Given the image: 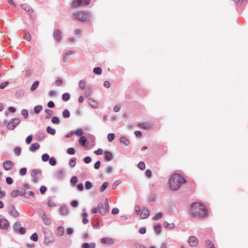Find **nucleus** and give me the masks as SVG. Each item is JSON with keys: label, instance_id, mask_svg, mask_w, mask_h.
Instances as JSON below:
<instances>
[{"label": "nucleus", "instance_id": "obj_1", "mask_svg": "<svg viewBox=\"0 0 248 248\" xmlns=\"http://www.w3.org/2000/svg\"><path fill=\"white\" fill-rule=\"evenodd\" d=\"M191 214L192 217L199 218H205L209 216L208 210L200 202H194L191 204Z\"/></svg>", "mask_w": 248, "mask_h": 248}, {"label": "nucleus", "instance_id": "obj_2", "mask_svg": "<svg viewBox=\"0 0 248 248\" xmlns=\"http://www.w3.org/2000/svg\"><path fill=\"white\" fill-rule=\"evenodd\" d=\"M186 182L185 179L178 174H173L169 180V186L171 190H178L182 184Z\"/></svg>", "mask_w": 248, "mask_h": 248}, {"label": "nucleus", "instance_id": "obj_3", "mask_svg": "<svg viewBox=\"0 0 248 248\" xmlns=\"http://www.w3.org/2000/svg\"><path fill=\"white\" fill-rule=\"evenodd\" d=\"M73 16L77 20L81 22L90 21L93 19L92 14L87 11L74 12Z\"/></svg>", "mask_w": 248, "mask_h": 248}, {"label": "nucleus", "instance_id": "obj_4", "mask_svg": "<svg viewBox=\"0 0 248 248\" xmlns=\"http://www.w3.org/2000/svg\"><path fill=\"white\" fill-rule=\"evenodd\" d=\"M20 123V120L18 118H13L9 121L4 120L3 124L6 125L7 128L8 130H14L19 124Z\"/></svg>", "mask_w": 248, "mask_h": 248}, {"label": "nucleus", "instance_id": "obj_5", "mask_svg": "<svg viewBox=\"0 0 248 248\" xmlns=\"http://www.w3.org/2000/svg\"><path fill=\"white\" fill-rule=\"evenodd\" d=\"M45 240L44 243L45 245H48L49 244L53 243L54 241V237L53 234L49 232H45Z\"/></svg>", "mask_w": 248, "mask_h": 248}, {"label": "nucleus", "instance_id": "obj_6", "mask_svg": "<svg viewBox=\"0 0 248 248\" xmlns=\"http://www.w3.org/2000/svg\"><path fill=\"white\" fill-rule=\"evenodd\" d=\"M90 0H74L72 3L73 7L84 6L89 4Z\"/></svg>", "mask_w": 248, "mask_h": 248}, {"label": "nucleus", "instance_id": "obj_7", "mask_svg": "<svg viewBox=\"0 0 248 248\" xmlns=\"http://www.w3.org/2000/svg\"><path fill=\"white\" fill-rule=\"evenodd\" d=\"M13 229L15 232L24 234L25 233V228L21 227V224L19 222H16L13 225Z\"/></svg>", "mask_w": 248, "mask_h": 248}, {"label": "nucleus", "instance_id": "obj_8", "mask_svg": "<svg viewBox=\"0 0 248 248\" xmlns=\"http://www.w3.org/2000/svg\"><path fill=\"white\" fill-rule=\"evenodd\" d=\"M9 221L5 218H0V229L4 230L7 231L9 227Z\"/></svg>", "mask_w": 248, "mask_h": 248}, {"label": "nucleus", "instance_id": "obj_9", "mask_svg": "<svg viewBox=\"0 0 248 248\" xmlns=\"http://www.w3.org/2000/svg\"><path fill=\"white\" fill-rule=\"evenodd\" d=\"M188 243L191 247H196L198 244V239L194 236H190L189 237Z\"/></svg>", "mask_w": 248, "mask_h": 248}, {"label": "nucleus", "instance_id": "obj_10", "mask_svg": "<svg viewBox=\"0 0 248 248\" xmlns=\"http://www.w3.org/2000/svg\"><path fill=\"white\" fill-rule=\"evenodd\" d=\"M13 163L9 160H7L3 163V168L7 171L10 170L13 167Z\"/></svg>", "mask_w": 248, "mask_h": 248}, {"label": "nucleus", "instance_id": "obj_11", "mask_svg": "<svg viewBox=\"0 0 248 248\" xmlns=\"http://www.w3.org/2000/svg\"><path fill=\"white\" fill-rule=\"evenodd\" d=\"M149 211L146 208H145L140 212V217L142 219H146L149 217Z\"/></svg>", "mask_w": 248, "mask_h": 248}, {"label": "nucleus", "instance_id": "obj_12", "mask_svg": "<svg viewBox=\"0 0 248 248\" xmlns=\"http://www.w3.org/2000/svg\"><path fill=\"white\" fill-rule=\"evenodd\" d=\"M45 134L41 132H38L34 135V138L36 140L38 141H41L45 139Z\"/></svg>", "mask_w": 248, "mask_h": 248}, {"label": "nucleus", "instance_id": "obj_13", "mask_svg": "<svg viewBox=\"0 0 248 248\" xmlns=\"http://www.w3.org/2000/svg\"><path fill=\"white\" fill-rule=\"evenodd\" d=\"M100 242L103 244H109L112 245L113 244V239L109 237L102 238L101 239Z\"/></svg>", "mask_w": 248, "mask_h": 248}, {"label": "nucleus", "instance_id": "obj_14", "mask_svg": "<svg viewBox=\"0 0 248 248\" xmlns=\"http://www.w3.org/2000/svg\"><path fill=\"white\" fill-rule=\"evenodd\" d=\"M98 212L101 215L104 216L106 214L104 205L102 202H100L98 204Z\"/></svg>", "mask_w": 248, "mask_h": 248}, {"label": "nucleus", "instance_id": "obj_15", "mask_svg": "<svg viewBox=\"0 0 248 248\" xmlns=\"http://www.w3.org/2000/svg\"><path fill=\"white\" fill-rule=\"evenodd\" d=\"M54 37L55 39L58 42L62 39L61 32L59 30H56L54 32Z\"/></svg>", "mask_w": 248, "mask_h": 248}, {"label": "nucleus", "instance_id": "obj_16", "mask_svg": "<svg viewBox=\"0 0 248 248\" xmlns=\"http://www.w3.org/2000/svg\"><path fill=\"white\" fill-rule=\"evenodd\" d=\"M64 174L65 171L63 169H59L57 171L56 176L58 178L62 179L64 177Z\"/></svg>", "mask_w": 248, "mask_h": 248}, {"label": "nucleus", "instance_id": "obj_17", "mask_svg": "<svg viewBox=\"0 0 248 248\" xmlns=\"http://www.w3.org/2000/svg\"><path fill=\"white\" fill-rule=\"evenodd\" d=\"M73 53H74V51H71V50H69L68 52H67L63 55V62H67L69 61V60H70L69 56L70 55H71V54H73Z\"/></svg>", "mask_w": 248, "mask_h": 248}, {"label": "nucleus", "instance_id": "obj_18", "mask_svg": "<svg viewBox=\"0 0 248 248\" xmlns=\"http://www.w3.org/2000/svg\"><path fill=\"white\" fill-rule=\"evenodd\" d=\"M104 158L108 161H110L113 158V155L109 151L104 152Z\"/></svg>", "mask_w": 248, "mask_h": 248}, {"label": "nucleus", "instance_id": "obj_19", "mask_svg": "<svg viewBox=\"0 0 248 248\" xmlns=\"http://www.w3.org/2000/svg\"><path fill=\"white\" fill-rule=\"evenodd\" d=\"M42 219L43 220L44 223L46 226H48L51 223V220L46 215V214L42 218Z\"/></svg>", "mask_w": 248, "mask_h": 248}, {"label": "nucleus", "instance_id": "obj_20", "mask_svg": "<svg viewBox=\"0 0 248 248\" xmlns=\"http://www.w3.org/2000/svg\"><path fill=\"white\" fill-rule=\"evenodd\" d=\"M11 215L15 217H17L19 215V213L13 205H12L11 207Z\"/></svg>", "mask_w": 248, "mask_h": 248}, {"label": "nucleus", "instance_id": "obj_21", "mask_svg": "<svg viewBox=\"0 0 248 248\" xmlns=\"http://www.w3.org/2000/svg\"><path fill=\"white\" fill-rule=\"evenodd\" d=\"M120 142L125 146H128L130 144L129 140L124 136H122L120 138Z\"/></svg>", "mask_w": 248, "mask_h": 248}, {"label": "nucleus", "instance_id": "obj_22", "mask_svg": "<svg viewBox=\"0 0 248 248\" xmlns=\"http://www.w3.org/2000/svg\"><path fill=\"white\" fill-rule=\"evenodd\" d=\"M40 147V145L38 143H34L32 144L29 150L32 152H34L36 150L38 149Z\"/></svg>", "mask_w": 248, "mask_h": 248}, {"label": "nucleus", "instance_id": "obj_23", "mask_svg": "<svg viewBox=\"0 0 248 248\" xmlns=\"http://www.w3.org/2000/svg\"><path fill=\"white\" fill-rule=\"evenodd\" d=\"M21 7L25 11L28 12L30 14L33 13L32 9L29 5L24 4L21 5Z\"/></svg>", "mask_w": 248, "mask_h": 248}, {"label": "nucleus", "instance_id": "obj_24", "mask_svg": "<svg viewBox=\"0 0 248 248\" xmlns=\"http://www.w3.org/2000/svg\"><path fill=\"white\" fill-rule=\"evenodd\" d=\"M60 214L62 215H66L68 213V209L67 207L62 206L60 209Z\"/></svg>", "mask_w": 248, "mask_h": 248}, {"label": "nucleus", "instance_id": "obj_25", "mask_svg": "<svg viewBox=\"0 0 248 248\" xmlns=\"http://www.w3.org/2000/svg\"><path fill=\"white\" fill-rule=\"evenodd\" d=\"M64 232V229L62 226H59L57 228L56 232V234L59 236H62Z\"/></svg>", "mask_w": 248, "mask_h": 248}, {"label": "nucleus", "instance_id": "obj_26", "mask_svg": "<svg viewBox=\"0 0 248 248\" xmlns=\"http://www.w3.org/2000/svg\"><path fill=\"white\" fill-rule=\"evenodd\" d=\"M25 94V92L23 90L17 91L15 93V96L17 98H21L23 97Z\"/></svg>", "mask_w": 248, "mask_h": 248}, {"label": "nucleus", "instance_id": "obj_27", "mask_svg": "<svg viewBox=\"0 0 248 248\" xmlns=\"http://www.w3.org/2000/svg\"><path fill=\"white\" fill-rule=\"evenodd\" d=\"M96 245L94 243H92L91 244L84 243L82 245V248H95Z\"/></svg>", "mask_w": 248, "mask_h": 248}, {"label": "nucleus", "instance_id": "obj_28", "mask_svg": "<svg viewBox=\"0 0 248 248\" xmlns=\"http://www.w3.org/2000/svg\"><path fill=\"white\" fill-rule=\"evenodd\" d=\"M45 112L46 113L45 118L46 119H48L51 117L52 114V110L48 109H46L45 110Z\"/></svg>", "mask_w": 248, "mask_h": 248}, {"label": "nucleus", "instance_id": "obj_29", "mask_svg": "<svg viewBox=\"0 0 248 248\" xmlns=\"http://www.w3.org/2000/svg\"><path fill=\"white\" fill-rule=\"evenodd\" d=\"M46 132L51 135H54L56 134V130L55 129L52 128L50 126H47L46 129Z\"/></svg>", "mask_w": 248, "mask_h": 248}, {"label": "nucleus", "instance_id": "obj_30", "mask_svg": "<svg viewBox=\"0 0 248 248\" xmlns=\"http://www.w3.org/2000/svg\"><path fill=\"white\" fill-rule=\"evenodd\" d=\"M89 103L92 107L94 108H96L98 106L97 102L92 99H90L89 100Z\"/></svg>", "mask_w": 248, "mask_h": 248}, {"label": "nucleus", "instance_id": "obj_31", "mask_svg": "<svg viewBox=\"0 0 248 248\" xmlns=\"http://www.w3.org/2000/svg\"><path fill=\"white\" fill-rule=\"evenodd\" d=\"M42 171L41 170L39 169H33L31 172V177H35L36 175H37L38 174H40L41 173Z\"/></svg>", "mask_w": 248, "mask_h": 248}, {"label": "nucleus", "instance_id": "obj_32", "mask_svg": "<svg viewBox=\"0 0 248 248\" xmlns=\"http://www.w3.org/2000/svg\"><path fill=\"white\" fill-rule=\"evenodd\" d=\"M86 142H87V139L85 137L82 136V137H80L79 140V143L81 146H85Z\"/></svg>", "mask_w": 248, "mask_h": 248}, {"label": "nucleus", "instance_id": "obj_33", "mask_svg": "<svg viewBox=\"0 0 248 248\" xmlns=\"http://www.w3.org/2000/svg\"><path fill=\"white\" fill-rule=\"evenodd\" d=\"M81 217H83L82 219V223L84 224H86L88 223L89 220L87 218L88 217V214L86 213H83L81 215Z\"/></svg>", "mask_w": 248, "mask_h": 248}, {"label": "nucleus", "instance_id": "obj_34", "mask_svg": "<svg viewBox=\"0 0 248 248\" xmlns=\"http://www.w3.org/2000/svg\"><path fill=\"white\" fill-rule=\"evenodd\" d=\"M86 83L84 80H80L78 82V86L81 90H84L85 89Z\"/></svg>", "mask_w": 248, "mask_h": 248}, {"label": "nucleus", "instance_id": "obj_35", "mask_svg": "<svg viewBox=\"0 0 248 248\" xmlns=\"http://www.w3.org/2000/svg\"><path fill=\"white\" fill-rule=\"evenodd\" d=\"M70 113L68 109H64L62 112V116L64 118H68L70 117Z\"/></svg>", "mask_w": 248, "mask_h": 248}, {"label": "nucleus", "instance_id": "obj_36", "mask_svg": "<svg viewBox=\"0 0 248 248\" xmlns=\"http://www.w3.org/2000/svg\"><path fill=\"white\" fill-rule=\"evenodd\" d=\"M104 208L106 210V213L109 211V207L108 204V199H105Z\"/></svg>", "mask_w": 248, "mask_h": 248}, {"label": "nucleus", "instance_id": "obj_37", "mask_svg": "<svg viewBox=\"0 0 248 248\" xmlns=\"http://www.w3.org/2000/svg\"><path fill=\"white\" fill-rule=\"evenodd\" d=\"M43 109L41 105H37L34 108V111L35 113L37 114L40 112Z\"/></svg>", "mask_w": 248, "mask_h": 248}, {"label": "nucleus", "instance_id": "obj_38", "mask_svg": "<svg viewBox=\"0 0 248 248\" xmlns=\"http://www.w3.org/2000/svg\"><path fill=\"white\" fill-rule=\"evenodd\" d=\"M76 158L74 157H72L69 161V165L71 167H74L75 166L76 164Z\"/></svg>", "mask_w": 248, "mask_h": 248}, {"label": "nucleus", "instance_id": "obj_39", "mask_svg": "<svg viewBox=\"0 0 248 248\" xmlns=\"http://www.w3.org/2000/svg\"><path fill=\"white\" fill-rule=\"evenodd\" d=\"M62 98L64 101H67L70 99V95L68 93H64L62 94Z\"/></svg>", "mask_w": 248, "mask_h": 248}, {"label": "nucleus", "instance_id": "obj_40", "mask_svg": "<svg viewBox=\"0 0 248 248\" xmlns=\"http://www.w3.org/2000/svg\"><path fill=\"white\" fill-rule=\"evenodd\" d=\"M14 153L17 156L21 154V148L18 146L15 148L14 150Z\"/></svg>", "mask_w": 248, "mask_h": 248}, {"label": "nucleus", "instance_id": "obj_41", "mask_svg": "<svg viewBox=\"0 0 248 248\" xmlns=\"http://www.w3.org/2000/svg\"><path fill=\"white\" fill-rule=\"evenodd\" d=\"M108 186V182H104L100 187V191L101 192L104 191Z\"/></svg>", "mask_w": 248, "mask_h": 248}, {"label": "nucleus", "instance_id": "obj_42", "mask_svg": "<svg viewBox=\"0 0 248 248\" xmlns=\"http://www.w3.org/2000/svg\"><path fill=\"white\" fill-rule=\"evenodd\" d=\"M207 248H215L214 244L210 240H207L205 242Z\"/></svg>", "mask_w": 248, "mask_h": 248}, {"label": "nucleus", "instance_id": "obj_43", "mask_svg": "<svg viewBox=\"0 0 248 248\" xmlns=\"http://www.w3.org/2000/svg\"><path fill=\"white\" fill-rule=\"evenodd\" d=\"M93 72L97 75H100L102 73V69L99 67H95L93 69Z\"/></svg>", "mask_w": 248, "mask_h": 248}, {"label": "nucleus", "instance_id": "obj_44", "mask_svg": "<svg viewBox=\"0 0 248 248\" xmlns=\"http://www.w3.org/2000/svg\"><path fill=\"white\" fill-rule=\"evenodd\" d=\"M74 133L78 136H80L83 134V132L82 129L78 128L76 130L74 131Z\"/></svg>", "mask_w": 248, "mask_h": 248}, {"label": "nucleus", "instance_id": "obj_45", "mask_svg": "<svg viewBox=\"0 0 248 248\" xmlns=\"http://www.w3.org/2000/svg\"><path fill=\"white\" fill-rule=\"evenodd\" d=\"M30 239L35 242H36L38 241V235L36 232L33 233L31 236Z\"/></svg>", "mask_w": 248, "mask_h": 248}, {"label": "nucleus", "instance_id": "obj_46", "mask_svg": "<svg viewBox=\"0 0 248 248\" xmlns=\"http://www.w3.org/2000/svg\"><path fill=\"white\" fill-rule=\"evenodd\" d=\"M51 122L54 124H58L60 123L59 118L56 116L53 117L51 119Z\"/></svg>", "mask_w": 248, "mask_h": 248}, {"label": "nucleus", "instance_id": "obj_47", "mask_svg": "<svg viewBox=\"0 0 248 248\" xmlns=\"http://www.w3.org/2000/svg\"><path fill=\"white\" fill-rule=\"evenodd\" d=\"M39 81H35L34 82V83L32 84V85L31 86V91L35 90L38 86L39 85Z\"/></svg>", "mask_w": 248, "mask_h": 248}, {"label": "nucleus", "instance_id": "obj_48", "mask_svg": "<svg viewBox=\"0 0 248 248\" xmlns=\"http://www.w3.org/2000/svg\"><path fill=\"white\" fill-rule=\"evenodd\" d=\"M37 213L41 218L46 215L44 211L42 209H38Z\"/></svg>", "mask_w": 248, "mask_h": 248}, {"label": "nucleus", "instance_id": "obj_49", "mask_svg": "<svg viewBox=\"0 0 248 248\" xmlns=\"http://www.w3.org/2000/svg\"><path fill=\"white\" fill-rule=\"evenodd\" d=\"M93 185L90 181H86L85 184V187L86 189H90L92 188Z\"/></svg>", "mask_w": 248, "mask_h": 248}, {"label": "nucleus", "instance_id": "obj_50", "mask_svg": "<svg viewBox=\"0 0 248 248\" xmlns=\"http://www.w3.org/2000/svg\"><path fill=\"white\" fill-rule=\"evenodd\" d=\"M154 230L157 234L160 233L161 231V226L159 225H157L154 227Z\"/></svg>", "mask_w": 248, "mask_h": 248}, {"label": "nucleus", "instance_id": "obj_51", "mask_svg": "<svg viewBox=\"0 0 248 248\" xmlns=\"http://www.w3.org/2000/svg\"><path fill=\"white\" fill-rule=\"evenodd\" d=\"M56 160L54 157H51L49 159V163L51 166H55L56 164Z\"/></svg>", "mask_w": 248, "mask_h": 248}, {"label": "nucleus", "instance_id": "obj_52", "mask_svg": "<svg viewBox=\"0 0 248 248\" xmlns=\"http://www.w3.org/2000/svg\"><path fill=\"white\" fill-rule=\"evenodd\" d=\"M138 167L140 170H144L145 169V164L143 162L141 161L139 163Z\"/></svg>", "mask_w": 248, "mask_h": 248}, {"label": "nucleus", "instance_id": "obj_53", "mask_svg": "<svg viewBox=\"0 0 248 248\" xmlns=\"http://www.w3.org/2000/svg\"><path fill=\"white\" fill-rule=\"evenodd\" d=\"M19 195L18 190H14L11 191L10 196L12 197H16Z\"/></svg>", "mask_w": 248, "mask_h": 248}, {"label": "nucleus", "instance_id": "obj_54", "mask_svg": "<svg viewBox=\"0 0 248 248\" xmlns=\"http://www.w3.org/2000/svg\"><path fill=\"white\" fill-rule=\"evenodd\" d=\"M49 159V156L47 154H44L42 156V159L43 161L46 162Z\"/></svg>", "mask_w": 248, "mask_h": 248}, {"label": "nucleus", "instance_id": "obj_55", "mask_svg": "<svg viewBox=\"0 0 248 248\" xmlns=\"http://www.w3.org/2000/svg\"><path fill=\"white\" fill-rule=\"evenodd\" d=\"M115 138V135L113 133H109L108 135V141H112Z\"/></svg>", "mask_w": 248, "mask_h": 248}, {"label": "nucleus", "instance_id": "obj_56", "mask_svg": "<svg viewBox=\"0 0 248 248\" xmlns=\"http://www.w3.org/2000/svg\"><path fill=\"white\" fill-rule=\"evenodd\" d=\"M70 182L71 184L75 185L78 182V178L77 176H73L71 178Z\"/></svg>", "mask_w": 248, "mask_h": 248}, {"label": "nucleus", "instance_id": "obj_57", "mask_svg": "<svg viewBox=\"0 0 248 248\" xmlns=\"http://www.w3.org/2000/svg\"><path fill=\"white\" fill-rule=\"evenodd\" d=\"M21 114L26 119L28 117V112L27 109H23L21 110Z\"/></svg>", "mask_w": 248, "mask_h": 248}, {"label": "nucleus", "instance_id": "obj_58", "mask_svg": "<svg viewBox=\"0 0 248 248\" xmlns=\"http://www.w3.org/2000/svg\"><path fill=\"white\" fill-rule=\"evenodd\" d=\"M9 82L8 81L1 83L0 84V89H3L9 84Z\"/></svg>", "mask_w": 248, "mask_h": 248}, {"label": "nucleus", "instance_id": "obj_59", "mask_svg": "<svg viewBox=\"0 0 248 248\" xmlns=\"http://www.w3.org/2000/svg\"><path fill=\"white\" fill-rule=\"evenodd\" d=\"M18 193H19V195L24 196L27 198H29V196H28V195H25V190L24 189H23V188H22L20 190H18Z\"/></svg>", "mask_w": 248, "mask_h": 248}, {"label": "nucleus", "instance_id": "obj_60", "mask_svg": "<svg viewBox=\"0 0 248 248\" xmlns=\"http://www.w3.org/2000/svg\"><path fill=\"white\" fill-rule=\"evenodd\" d=\"M67 153L69 155H74L75 153V150L73 148H69L67 149Z\"/></svg>", "mask_w": 248, "mask_h": 248}, {"label": "nucleus", "instance_id": "obj_61", "mask_svg": "<svg viewBox=\"0 0 248 248\" xmlns=\"http://www.w3.org/2000/svg\"><path fill=\"white\" fill-rule=\"evenodd\" d=\"M46 187L45 186H42L40 187V192L42 194H44L46 192Z\"/></svg>", "mask_w": 248, "mask_h": 248}, {"label": "nucleus", "instance_id": "obj_62", "mask_svg": "<svg viewBox=\"0 0 248 248\" xmlns=\"http://www.w3.org/2000/svg\"><path fill=\"white\" fill-rule=\"evenodd\" d=\"M32 140V136L30 135L28 136L26 139V142L27 144H30Z\"/></svg>", "mask_w": 248, "mask_h": 248}, {"label": "nucleus", "instance_id": "obj_63", "mask_svg": "<svg viewBox=\"0 0 248 248\" xmlns=\"http://www.w3.org/2000/svg\"><path fill=\"white\" fill-rule=\"evenodd\" d=\"M162 215L163 214L162 213H158L153 218L154 220H158L162 217Z\"/></svg>", "mask_w": 248, "mask_h": 248}, {"label": "nucleus", "instance_id": "obj_64", "mask_svg": "<svg viewBox=\"0 0 248 248\" xmlns=\"http://www.w3.org/2000/svg\"><path fill=\"white\" fill-rule=\"evenodd\" d=\"M24 38L27 41H30L31 39V36L29 32H27L25 33Z\"/></svg>", "mask_w": 248, "mask_h": 248}]
</instances>
